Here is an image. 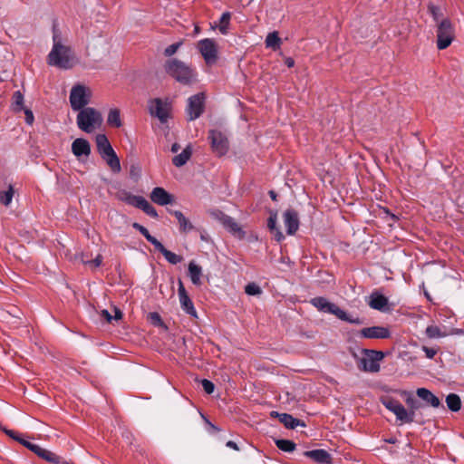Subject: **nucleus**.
I'll return each mask as SVG.
<instances>
[{
	"mask_svg": "<svg viewBox=\"0 0 464 464\" xmlns=\"http://www.w3.org/2000/svg\"><path fill=\"white\" fill-rule=\"evenodd\" d=\"M429 12L436 23L437 47L440 50H444L449 47L454 40V25L445 14L443 8L430 4L429 5Z\"/></svg>",
	"mask_w": 464,
	"mask_h": 464,
	"instance_id": "1",
	"label": "nucleus"
},
{
	"mask_svg": "<svg viewBox=\"0 0 464 464\" xmlns=\"http://www.w3.org/2000/svg\"><path fill=\"white\" fill-rule=\"evenodd\" d=\"M53 48L47 57L48 64L61 69L72 68L75 63L72 49L62 44L61 37L56 33L53 34Z\"/></svg>",
	"mask_w": 464,
	"mask_h": 464,
	"instance_id": "2",
	"label": "nucleus"
},
{
	"mask_svg": "<svg viewBox=\"0 0 464 464\" xmlns=\"http://www.w3.org/2000/svg\"><path fill=\"white\" fill-rule=\"evenodd\" d=\"M97 151L111 170L119 173L121 170L120 159L105 134H98L95 138Z\"/></svg>",
	"mask_w": 464,
	"mask_h": 464,
	"instance_id": "3",
	"label": "nucleus"
},
{
	"mask_svg": "<svg viewBox=\"0 0 464 464\" xmlns=\"http://www.w3.org/2000/svg\"><path fill=\"white\" fill-rule=\"evenodd\" d=\"M165 69L168 74L182 84H189L196 80L195 70L179 60H169L165 64Z\"/></svg>",
	"mask_w": 464,
	"mask_h": 464,
	"instance_id": "4",
	"label": "nucleus"
},
{
	"mask_svg": "<svg viewBox=\"0 0 464 464\" xmlns=\"http://www.w3.org/2000/svg\"><path fill=\"white\" fill-rule=\"evenodd\" d=\"M311 304L319 311L335 315L338 319L348 322L353 324H362L363 322L359 317H354L341 309L335 304L329 302L324 297H314Z\"/></svg>",
	"mask_w": 464,
	"mask_h": 464,
	"instance_id": "5",
	"label": "nucleus"
},
{
	"mask_svg": "<svg viewBox=\"0 0 464 464\" xmlns=\"http://www.w3.org/2000/svg\"><path fill=\"white\" fill-rule=\"evenodd\" d=\"M76 123L81 130L91 133L102 125V117L96 109L86 107L78 111Z\"/></svg>",
	"mask_w": 464,
	"mask_h": 464,
	"instance_id": "6",
	"label": "nucleus"
},
{
	"mask_svg": "<svg viewBox=\"0 0 464 464\" xmlns=\"http://www.w3.org/2000/svg\"><path fill=\"white\" fill-rule=\"evenodd\" d=\"M91 97L92 91L89 87L76 84L70 92V105L73 111H78L86 108L85 106L90 102Z\"/></svg>",
	"mask_w": 464,
	"mask_h": 464,
	"instance_id": "7",
	"label": "nucleus"
},
{
	"mask_svg": "<svg viewBox=\"0 0 464 464\" xmlns=\"http://www.w3.org/2000/svg\"><path fill=\"white\" fill-rule=\"evenodd\" d=\"M382 404L392 411L401 423H411L414 420V411H407L397 400L387 398L382 400Z\"/></svg>",
	"mask_w": 464,
	"mask_h": 464,
	"instance_id": "8",
	"label": "nucleus"
},
{
	"mask_svg": "<svg viewBox=\"0 0 464 464\" xmlns=\"http://www.w3.org/2000/svg\"><path fill=\"white\" fill-rule=\"evenodd\" d=\"M384 358L382 352L364 350L360 360L359 367L365 372H377L380 370V362Z\"/></svg>",
	"mask_w": 464,
	"mask_h": 464,
	"instance_id": "9",
	"label": "nucleus"
},
{
	"mask_svg": "<svg viewBox=\"0 0 464 464\" xmlns=\"http://www.w3.org/2000/svg\"><path fill=\"white\" fill-rule=\"evenodd\" d=\"M198 50L208 65H213L218 58L217 43L210 38H205L198 43Z\"/></svg>",
	"mask_w": 464,
	"mask_h": 464,
	"instance_id": "10",
	"label": "nucleus"
},
{
	"mask_svg": "<svg viewBox=\"0 0 464 464\" xmlns=\"http://www.w3.org/2000/svg\"><path fill=\"white\" fill-rule=\"evenodd\" d=\"M149 111L151 116L158 118L161 123H165L169 114V104L160 99H153L150 102Z\"/></svg>",
	"mask_w": 464,
	"mask_h": 464,
	"instance_id": "11",
	"label": "nucleus"
},
{
	"mask_svg": "<svg viewBox=\"0 0 464 464\" xmlns=\"http://www.w3.org/2000/svg\"><path fill=\"white\" fill-rule=\"evenodd\" d=\"M205 97L203 93H198L188 98L187 112L189 121L198 119L204 110Z\"/></svg>",
	"mask_w": 464,
	"mask_h": 464,
	"instance_id": "12",
	"label": "nucleus"
},
{
	"mask_svg": "<svg viewBox=\"0 0 464 464\" xmlns=\"http://www.w3.org/2000/svg\"><path fill=\"white\" fill-rule=\"evenodd\" d=\"M209 139L213 151L218 156L226 154L228 150V142L227 137L220 130H210Z\"/></svg>",
	"mask_w": 464,
	"mask_h": 464,
	"instance_id": "13",
	"label": "nucleus"
},
{
	"mask_svg": "<svg viewBox=\"0 0 464 464\" xmlns=\"http://www.w3.org/2000/svg\"><path fill=\"white\" fill-rule=\"evenodd\" d=\"M91 144L83 138H77L72 143V152L78 160L85 162L91 155Z\"/></svg>",
	"mask_w": 464,
	"mask_h": 464,
	"instance_id": "14",
	"label": "nucleus"
},
{
	"mask_svg": "<svg viewBox=\"0 0 464 464\" xmlns=\"http://www.w3.org/2000/svg\"><path fill=\"white\" fill-rule=\"evenodd\" d=\"M359 336L365 339H388L391 337V331L384 326H371L362 328Z\"/></svg>",
	"mask_w": 464,
	"mask_h": 464,
	"instance_id": "15",
	"label": "nucleus"
},
{
	"mask_svg": "<svg viewBox=\"0 0 464 464\" xmlns=\"http://www.w3.org/2000/svg\"><path fill=\"white\" fill-rule=\"evenodd\" d=\"M179 298L181 308L189 315L193 317H197V311L194 307L193 302L189 298L183 283L179 281V289H178Z\"/></svg>",
	"mask_w": 464,
	"mask_h": 464,
	"instance_id": "16",
	"label": "nucleus"
},
{
	"mask_svg": "<svg viewBox=\"0 0 464 464\" xmlns=\"http://www.w3.org/2000/svg\"><path fill=\"white\" fill-rule=\"evenodd\" d=\"M150 199L157 205L167 206L171 204L174 200L173 196L166 189L160 187H156L150 193Z\"/></svg>",
	"mask_w": 464,
	"mask_h": 464,
	"instance_id": "17",
	"label": "nucleus"
},
{
	"mask_svg": "<svg viewBox=\"0 0 464 464\" xmlns=\"http://www.w3.org/2000/svg\"><path fill=\"white\" fill-rule=\"evenodd\" d=\"M283 217L287 234L294 235L299 227V218L297 212L294 209H286Z\"/></svg>",
	"mask_w": 464,
	"mask_h": 464,
	"instance_id": "18",
	"label": "nucleus"
},
{
	"mask_svg": "<svg viewBox=\"0 0 464 464\" xmlns=\"http://www.w3.org/2000/svg\"><path fill=\"white\" fill-rule=\"evenodd\" d=\"M118 198L125 203L141 208L143 204L146 202V198L141 196L131 195L127 191H121L119 193Z\"/></svg>",
	"mask_w": 464,
	"mask_h": 464,
	"instance_id": "19",
	"label": "nucleus"
},
{
	"mask_svg": "<svg viewBox=\"0 0 464 464\" xmlns=\"http://www.w3.org/2000/svg\"><path fill=\"white\" fill-rule=\"evenodd\" d=\"M370 307L375 310L379 311H386L388 310V298L384 295L378 294V293H372L370 296V301L368 303Z\"/></svg>",
	"mask_w": 464,
	"mask_h": 464,
	"instance_id": "20",
	"label": "nucleus"
},
{
	"mask_svg": "<svg viewBox=\"0 0 464 464\" xmlns=\"http://www.w3.org/2000/svg\"><path fill=\"white\" fill-rule=\"evenodd\" d=\"M272 416L278 417L280 422H282L288 429H295L297 426H304V423L298 419L294 418L292 415L287 413H278L272 411Z\"/></svg>",
	"mask_w": 464,
	"mask_h": 464,
	"instance_id": "21",
	"label": "nucleus"
},
{
	"mask_svg": "<svg viewBox=\"0 0 464 464\" xmlns=\"http://www.w3.org/2000/svg\"><path fill=\"white\" fill-rule=\"evenodd\" d=\"M416 394L433 408H438L440 404V399L426 388L417 389Z\"/></svg>",
	"mask_w": 464,
	"mask_h": 464,
	"instance_id": "22",
	"label": "nucleus"
},
{
	"mask_svg": "<svg viewBox=\"0 0 464 464\" xmlns=\"http://www.w3.org/2000/svg\"><path fill=\"white\" fill-rule=\"evenodd\" d=\"M188 273L193 285L197 286L202 285V268L200 266L197 265L194 261L189 262Z\"/></svg>",
	"mask_w": 464,
	"mask_h": 464,
	"instance_id": "23",
	"label": "nucleus"
},
{
	"mask_svg": "<svg viewBox=\"0 0 464 464\" xmlns=\"http://www.w3.org/2000/svg\"><path fill=\"white\" fill-rule=\"evenodd\" d=\"M305 455L318 463L331 464L332 457L324 450H314L306 451Z\"/></svg>",
	"mask_w": 464,
	"mask_h": 464,
	"instance_id": "24",
	"label": "nucleus"
},
{
	"mask_svg": "<svg viewBox=\"0 0 464 464\" xmlns=\"http://www.w3.org/2000/svg\"><path fill=\"white\" fill-rule=\"evenodd\" d=\"M171 214L177 218L181 232L188 233L194 228L191 222L183 215L181 211L173 210L171 211Z\"/></svg>",
	"mask_w": 464,
	"mask_h": 464,
	"instance_id": "25",
	"label": "nucleus"
},
{
	"mask_svg": "<svg viewBox=\"0 0 464 464\" xmlns=\"http://www.w3.org/2000/svg\"><path fill=\"white\" fill-rule=\"evenodd\" d=\"M191 155L192 150L191 147L188 145L179 154L176 155L172 159V163L174 166L178 168L182 167L188 161Z\"/></svg>",
	"mask_w": 464,
	"mask_h": 464,
	"instance_id": "26",
	"label": "nucleus"
},
{
	"mask_svg": "<svg viewBox=\"0 0 464 464\" xmlns=\"http://www.w3.org/2000/svg\"><path fill=\"white\" fill-rule=\"evenodd\" d=\"M159 250L165 257V259L172 264L177 265L182 261V257L169 250H168L161 243H158V246L155 247Z\"/></svg>",
	"mask_w": 464,
	"mask_h": 464,
	"instance_id": "27",
	"label": "nucleus"
},
{
	"mask_svg": "<svg viewBox=\"0 0 464 464\" xmlns=\"http://www.w3.org/2000/svg\"><path fill=\"white\" fill-rule=\"evenodd\" d=\"M107 123L114 128H120L122 125L119 109L114 108L110 110L107 117Z\"/></svg>",
	"mask_w": 464,
	"mask_h": 464,
	"instance_id": "28",
	"label": "nucleus"
},
{
	"mask_svg": "<svg viewBox=\"0 0 464 464\" xmlns=\"http://www.w3.org/2000/svg\"><path fill=\"white\" fill-rule=\"evenodd\" d=\"M425 334L430 339L443 338L448 335V333L442 331L435 324L428 325L425 330Z\"/></svg>",
	"mask_w": 464,
	"mask_h": 464,
	"instance_id": "29",
	"label": "nucleus"
},
{
	"mask_svg": "<svg viewBox=\"0 0 464 464\" xmlns=\"http://www.w3.org/2000/svg\"><path fill=\"white\" fill-rule=\"evenodd\" d=\"M265 43L267 48H271L275 51L279 49L281 45V39L278 36V33L276 31L269 33L266 38Z\"/></svg>",
	"mask_w": 464,
	"mask_h": 464,
	"instance_id": "30",
	"label": "nucleus"
},
{
	"mask_svg": "<svg viewBox=\"0 0 464 464\" xmlns=\"http://www.w3.org/2000/svg\"><path fill=\"white\" fill-rule=\"evenodd\" d=\"M448 408L452 411H459L461 408V401L459 395L450 393L446 398Z\"/></svg>",
	"mask_w": 464,
	"mask_h": 464,
	"instance_id": "31",
	"label": "nucleus"
},
{
	"mask_svg": "<svg viewBox=\"0 0 464 464\" xmlns=\"http://www.w3.org/2000/svg\"><path fill=\"white\" fill-rule=\"evenodd\" d=\"M230 19H231V14L229 12H225L222 14V15L218 21V24H216V26H218L219 32L222 34H227L228 33V26L230 24Z\"/></svg>",
	"mask_w": 464,
	"mask_h": 464,
	"instance_id": "32",
	"label": "nucleus"
},
{
	"mask_svg": "<svg viewBox=\"0 0 464 464\" xmlns=\"http://www.w3.org/2000/svg\"><path fill=\"white\" fill-rule=\"evenodd\" d=\"M24 98L23 93L20 91H16L14 92L12 97V109L14 111H21L24 108Z\"/></svg>",
	"mask_w": 464,
	"mask_h": 464,
	"instance_id": "33",
	"label": "nucleus"
},
{
	"mask_svg": "<svg viewBox=\"0 0 464 464\" xmlns=\"http://www.w3.org/2000/svg\"><path fill=\"white\" fill-rule=\"evenodd\" d=\"M224 227L235 236H237L239 237H242L244 236V231L231 217H229L228 220L226 221Z\"/></svg>",
	"mask_w": 464,
	"mask_h": 464,
	"instance_id": "34",
	"label": "nucleus"
},
{
	"mask_svg": "<svg viewBox=\"0 0 464 464\" xmlns=\"http://www.w3.org/2000/svg\"><path fill=\"white\" fill-rule=\"evenodd\" d=\"M132 227L133 228H135L136 230H138L141 235H143L145 237V238L150 243L152 244L155 247L158 246V243H160L156 237H152L150 232L148 231V229L141 226L140 224L139 223H133L132 224Z\"/></svg>",
	"mask_w": 464,
	"mask_h": 464,
	"instance_id": "35",
	"label": "nucleus"
},
{
	"mask_svg": "<svg viewBox=\"0 0 464 464\" xmlns=\"http://www.w3.org/2000/svg\"><path fill=\"white\" fill-rule=\"evenodd\" d=\"M14 194V189L12 185H9L7 190L0 192V202L5 206H9L12 202Z\"/></svg>",
	"mask_w": 464,
	"mask_h": 464,
	"instance_id": "36",
	"label": "nucleus"
},
{
	"mask_svg": "<svg viewBox=\"0 0 464 464\" xmlns=\"http://www.w3.org/2000/svg\"><path fill=\"white\" fill-rule=\"evenodd\" d=\"M276 444L279 450L285 452H291L295 448V444L288 440H277Z\"/></svg>",
	"mask_w": 464,
	"mask_h": 464,
	"instance_id": "37",
	"label": "nucleus"
},
{
	"mask_svg": "<svg viewBox=\"0 0 464 464\" xmlns=\"http://www.w3.org/2000/svg\"><path fill=\"white\" fill-rule=\"evenodd\" d=\"M140 209L151 218H158L157 210L148 200H146Z\"/></svg>",
	"mask_w": 464,
	"mask_h": 464,
	"instance_id": "38",
	"label": "nucleus"
},
{
	"mask_svg": "<svg viewBox=\"0 0 464 464\" xmlns=\"http://www.w3.org/2000/svg\"><path fill=\"white\" fill-rule=\"evenodd\" d=\"M245 292L249 295H257L261 294V288L255 283H250L246 285Z\"/></svg>",
	"mask_w": 464,
	"mask_h": 464,
	"instance_id": "39",
	"label": "nucleus"
},
{
	"mask_svg": "<svg viewBox=\"0 0 464 464\" xmlns=\"http://www.w3.org/2000/svg\"><path fill=\"white\" fill-rule=\"evenodd\" d=\"M182 44V42H179V43H175L173 44H170L169 45L165 50H164V54L165 56H172L174 53H176V52L179 50V48L181 46Z\"/></svg>",
	"mask_w": 464,
	"mask_h": 464,
	"instance_id": "40",
	"label": "nucleus"
},
{
	"mask_svg": "<svg viewBox=\"0 0 464 464\" xmlns=\"http://www.w3.org/2000/svg\"><path fill=\"white\" fill-rule=\"evenodd\" d=\"M82 263L88 264L93 267H99L102 265V257L101 255H98L93 260H87L82 256Z\"/></svg>",
	"mask_w": 464,
	"mask_h": 464,
	"instance_id": "41",
	"label": "nucleus"
},
{
	"mask_svg": "<svg viewBox=\"0 0 464 464\" xmlns=\"http://www.w3.org/2000/svg\"><path fill=\"white\" fill-rule=\"evenodd\" d=\"M406 403L411 408L410 411H413L415 412V410L419 408V403L417 400L412 396V394L409 393L406 398Z\"/></svg>",
	"mask_w": 464,
	"mask_h": 464,
	"instance_id": "42",
	"label": "nucleus"
},
{
	"mask_svg": "<svg viewBox=\"0 0 464 464\" xmlns=\"http://www.w3.org/2000/svg\"><path fill=\"white\" fill-rule=\"evenodd\" d=\"M213 217L218 220L223 226L226 224V221L228 220L229 216L226 215L222 211L217 210L212 212Z\"/></svg>",
	"mask_w": 464,
	"mask_h": 464,
	"instance_id": "43",
	"label": "nucleus"
},
{
	"mask_svg": "<svg viewBox=\"0 0 464 464\" xmlns=\"http://www.w3.org/2000/svg\"><path fill=\"white\" fill-rule=\"evenodd\" d=\"M277 215L276 213H272L267 220V227L271 232H274L275 229L278 228L276 226Z\"/></svg>",
	"mask_w": 464,
	"mask_h": 464,
	"instance_id": "44",
	"label": "nucleus"
},
{
	"mask_svg": "<svg viewBox=\"0 0 464 464\" xmlns=\"http://www.w3.org/2000/svg\"><path fill=\"white\" fill-rule=\"evenodd\" d=\"M202 387L204 391L208 394H211L214 392L215 386L214 383L207 379L202 380L201 382Z\"/></svg>",
	"mask_w": 464,
	"mask_h": 464,
	"instance_id": "45",
	"label": "nucleus"
},
{
	"mask_svg": "<svg viewBox=\"0 0 464 464\" xmlns=\"http://www.w3.org/2000/svg\"><path fill=\"white\" fill-rule=\"evenodd\" d=\"M421 350L424 352L426 357L428 359H433L434 356L437 354L438 353V350L435 349V348H430V347H427V346H422L421 347Z\"/></svg>",
	"mask_w": 464,
	"mask_h": 464,
	"instance_id": "46",
	"label": "nucleus"
},
{
	"mask_svg": "<svg viewBox=\"0 0 464 464\" xmlns=\"http://www.w3.org/2000/svg\"><path fill=\"white\" fill-rule=\"evenodd\" d=\"M2 430L5 431V433L6 435H8L13 440H14L18 442H20V440H22V437L19 434H17L15 431H14L12 430H7L5 428H3Z\"/></svg>",
	"mask_w": 464,
	"mask_h": 464,
	"instance_id": "47",
	"label": "nucleus"
},
{
	"mask_svg": "<svg viewBox=\"0 0 464 464\" xmlns=\"http://www.w3.org/2000/svg\"><path fill=\"white\" fill-rule=\"evenodd\" d=\"M24 114H25V121L27 124L32 125L34 122V114L31 110L29 109H24Z\"/></svg>",
	"mask_w": 464,
	"mask_h": 464,
	"instance_id": "48",
	"label": "nucleus"
},
{
	"mask_svg": "<svg viewBox=\"0 0 464 464\" xmlns=\"http://www.w3.org/2000/svg\"><path fill=\"white\" fill-rule=\"evenodd\" d=\"M272 233L274 234L276 240L278 242L282 241L285 237L279 227L275 229Z\"/></svg>",
	"mask_w": 464,
	"mask_h": 464,
	"instance_id": "49",
	"label": "nucleus"
},
{
	"mask_svg": "<svg viewBox=\"0 0 464 464\" xmlns=\"http://www.w3.org/2000/svg\"><path fill=\"white\" fill-rule=\"evenodd\" d=\"M43 449L44 448L40 447L39 445L34 444V446L31 449V451H33L34 454H36L39 457Z\"/></svg>",
	"mask_w": 464,
	"mask_h": 464,
	"instance_id": "50",
	"label": "nucleus"
},
{
	"mask_svg": "<svg viewBox=\"0 0 464 464\" xmlns=\"http://www.w3.org/2000/svg\"><path fill=\"white\" fill-rule=\"evenodd\" d=\"M20 443H21L22 445H24V447H26V448H27L28 450H31L32 447L34 446V443H32V442H30V441H28V440H26L23 439V438H22V440H20Z\"/></svg>",
	"mask_w": 464,
	"mask_h": 464,
	"instance_id": "51",
	"label": "nucleus"
},
{
	"mask_svg": "<svg viewBox=\"0 0 464 464\" xmlns=\"http://www.w3.org/2000/svg\"><path fill=\"white\" fill-rule=\"evenodd\" d=\"M102 314L108 322H111V320L113 319V317L110 314V313L107 310H102Z\"/></svg>",
	"mask_w": 464,
	"mask_h": 464,
	"instance_id": "52",
	"label": "nucleus"
},
{
	"mask_svg": "<svg viewBox=\"0 0 464 464\" xmlns=\"http://www.w3.org/2000/svg\"><path fill=\"white\" fill-rule=\"evenodd\" d=\"M285 63L287 65V67L291 68L295 65V61L291 57H286L285 60Z\"/></svg>",
	"mask_w": 464,
	"mask_h": 464,
	"instance_id": "53",
	"label": "nucleus"
},
{
	"mask_svg": "<svg viewBox=\"0 0 464 464\" xmlns=\"http://www.w3.org/2000/svg\"><path fill=\"white\" fill-rule=\"evenodd\" d=\"M227 447L236 450H238V447H237V443L232 440H228L227 442Z\"/></svg>",
	"mask_w": 464,
	"mask_h": 464,
	"instance_id": "54",
	"label": "nucleus"
},
{
	"mask_svg": "<svg viewBox=\"0 0 464 464\" xmlns=\"http://www.w3.org/2000/svg\"><path fill=\"white\" fill-rule=\"evenodd\" d=\"M179 149H180V146L178 143H174V144H172L170 150L173 153H177L179 150Z\"/></svg>",
	"mask_w": 464,
	"mask_h": 464,
	"instance_id": "55",
	"label": "nucleus"
},
{
	"mask_svg": "<svg viewBox=\"0 0 464 464\" xmlns=\"http://www.w3.org/2000/svg\"><path fill=\"white\" fill-rule=\"evenodd\" d=\"M269 196L273 200H276V193L273 190L269 191Z\"/></svg>",
	"mask_w": 464,
	"mask_h": 464,
	"instance_id": "56",
	"label": "nucleus"
},
{
	"mask_svg": "<svg viewBox=\"0 0 464 464\" xmlns=\"http://www.w3.org/2000/svg\"><path fill=\"white\" fill-rule=\"evenodd\" d=\"M121 317V313L119 310H116L114 319H120Z\"/></svg>",
	"mask_w": 464,
	"mask_h": 464,
	"instance_id": "57",
	"label": "nucleus"
}]
</instances>
